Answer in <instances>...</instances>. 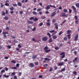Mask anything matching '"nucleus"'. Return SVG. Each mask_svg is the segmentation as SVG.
Here are the masks:
<instances>
[{
    "instance_id": "nucleus-1",
    "label": "nucleus",
    "mask_w": 79,
    "mask_h": 79,
    "mask_svg": "<svg viewBox=\"0 0 79 79\" xmlns=\"http://www.w3.org/2000/svg\"><path fill=\"white\" fill-rule=\"evenodd\" d=\"M79 35L78 34H76V35L74 36V41L76 42L77 41V40H78V38L79 37Z\"/></svg>"
},
{
    "instance_id": "nucleus-2",
    "label": "nucleus",
    "mask_w": 79,
    "mask_h": 79,
    "mask_svg": "<svg viewBox=\"0 0 79 79\" xmlns=\"http://www.w3.org/2000/svg\"><path fill=\"white\" fill-rule=\"evenodd\" d=\"M64 53H65V52H62L60 54V55H62V56L61 57V58H62V59L64 58V57H65V54H64Z\"/></svg>"
},
{
    "instance_id": "nucleus-3",
    "label": "nucleus",
    "mask_w": 79,
    "mask_h": 79,
    "mask_svg": "<svg viewBox=\"0 0 79 79\" xmlns=\"http://www.w3.org/2000/svg\"><path fill=\"white\" fill-rule=\"evenodd\" d=\"M8 33L7 32H3L2 34H3L4 37H6V34H8Z\"/></svg>"
},
{
    "instance_id": "nucleus-4",
    "label": "nucleus",
    "mask_w": 79,
    "mask_h": 79,
    "mask_svg": "<svg viewBox=\"0 0 79 79\" xmlns=\"http://www.w3.org/2000/svg\"><path fill=\"white\" fill-rule=\"evenodd\" d=\"M71 8L73 9V11H74L75 12L76 11V8L74 6H72Z\"/></svg>"
},
{
    "instance_id": "nucleus-5",
    "label": "nucleus",
    "mask_w": 79,
    "mask_h": 79,
    "mask_svg": "<svg viewBox=\"0 0 79 79\" xmlns=\"http://www.w3.org/2000/svg\"><path fill=\"white\" fill-rule=\"evenodd\" d=\"M48 40V38L47 37H44L42 39V40L43 41H47Z\"/></svg>"
},
{
    "instance_id": "nucleus-6",
    "label": "nucleus",
    "mask_w": 79,
    "mask_h": 79,
    "mask_svg": "<svg viewBox=\"0 0 79 79\" xmlns=\"http://www.w3.org/2000/svg\"><path fill=\"white\" fill-rule=\"evenodd\" d=\"M62 16L63 17H66V18H67V17H68V16H67V15H66V13H62Z\"/></svg>"
},
{
    "instance_id": "nucleus-7",
    "label": "nucleus",
    "mask_w": 79,
    "mask_h": 79,
    "mask_svg": "<svg viewBox=\"0 0 79 79\" xmlns=\"http://www.w3.org/2000/svg\"><path fill=\"white\" fill-rule=\"evenodd\" d=\"M55 15H56V11L54 12L52 14L51 16V17H53V16H55Z\"/></svg>"
},
{
    "instance_id": "nucleus-8",
    "label": "nucleus",
    "mask_w": 79,
    "mask_h": 79,
    "mask_svg": "<svg viewBox=\"0 0 79 79\" xmlns=\"http://www.w3.org/2000/svg\"><path fill=\"white\" fill-rule=\"evenodd\" d=\"M29 66L31 68H33V67H34V64L30 63L29 64Z\"/></svg>"
},
{
    "instance_id": "nucleus-9",
    "label": "nucleus",
    "mask_w": 79,
    "mask_h": 79,
    "mask_svg": "<svg viewBox=\"0 0 79 79\" xmlns=\"http://www.w3.org/2000/svg\"><path fill=\"white\" fill-rule=\"evenodd\" d=\"M27 23H28V24H33L34 23L33 22L30 21L29 20L27 21Z\"/></svg>"
},
{
    "instance_id": "nucleus-10",
    "label": "nucleus",
    "mask_w": 79,
    "mask_h": 79,
    "mask_svg": "<svg viewBox=\"0 0 79 79\" xmlns=\"http://www.w3.org/2000/svg\"><path fill=\"white\" fill-rule=\"evenodd\" d=\"M37 55L33 56H32V58L33 59H35V58H37Z\"/></svg>"
},
{
    "instance_id": "nucleus-11",
    "label": "nucleus",
    "mask_w": 79,
    "mask_h": 79,
    "mask_svg": "<svg viewBox=\"0 0 79 79\" xmlns=\"http://www.w3.org/2000/svg\"><path fill=\"white\" fill-rule=\"evenodd\" d=\"M3 76L4 77H6V78H8V77H9L10 76L9 75H6V74H4Z\"/></svg>"
},
{
    "instance_id": "nucleus-12",
    "label": "nucleus",
    "mask_w": 79,
    "mask_h": 79,
    "mask_svg": "<svg viewBox=\"0 0 79 79\" xmlns=\"http://www.w3.org/2000/svg\"><path fill=\"white\" fill-rule=\"evenodd\" d=\"M18 6H22V4L20 2H18L17 3Z\"/></svg>"
},
{
    "instance_id": "nucleus-13",
    "label": "nucleus",
    "mask_w": 79,
    "mask_h": 79,
    "mask_svg": "<svg viewBox=\"0 0 79 79\" xmlns=\"http://www.w3.org/2000/svg\"><path fill=\"white\" fill-rule=\"evenodd\" d=\"M15 10V8L13 7H12L10 8V10L11 11H13Z\"/></svg>"
},
{
    "instance_id": "nucleus-14",
    "label": "nucleus",
    "mask_w": 79,
    "mask_h": 79,
    "mask_svg": "<svg viewBox=\"0 0 79 79\" xmlns=\"http://www.w3.org/2000/svg\"><path fill=\"white\" fill-rule=\"evenodd\" d=\"M28 1V0H23V1H21L22 3H24V2H27Z\"/></svg>"
},
{
    "instance_id": "nucleus-15",
    "label": "nucleus",
    "mask_w": 79,
    "mask_h": 79,
    "mask_svg": "<svg viewBox=\"0 0 79 79\" xmlns=\"http://www.w3.org/2000/svg\"><path fill=\"white\" fill-rule=\"evenodd\" d=\"M45 9H46V10H49V9H50V6L48 5L47 6Z\"/></svg>"
},
{
    "instance_id": "nucleus-16",
    "label": "nucleus",
    "mask_w": 79,
    "mask_h": 79,
    "mask_svg": "<svg viewBox=\"0 0 79 79\" xmlns=\"http://www.w3.org/2000/svg\"><path fill=\"white\" fill-rule=\"evenodd\" d=\"M65 68H64L62 69L60 71V73L63 72H63L64 71H65Z\"/></svg>"
},
{
    "instance_id": "nucleus-17",
    "label": "nucleus",
    "mask_w": 79,
    "mask_h": 79,
    "mask_svg": "<svg viewBox=\"0 0 79 79\" xmlns=\"http://www.w3.org/2000/svg\"><path fill=\"white\" fill-rule=\"evenodd\" d=\"M53 42V40H52V39L51 38H50L49 40V42L51 43V42Z\"/></svg>"
},
{
    "instance_id": "nucleus-18",
    "label": "nucleus",
    "mask_w": 79,
    "mask_h": 79,
    "mask_svg": "<svg viewBox=\"0 0 79 79\" xmlns=\"http://www.w3.org/2000/svg\"><path fill=\"white\" fill-rule=\"evenodd\" d=\"M50 51H51L50 49L47 50L45 51V52H46V53H48V52H50Z\"/></svg>"
},
{
    "instance_id": "nucleus-19",
    "label": "nucleus",
    "mask_w": 79,
    "mask_h": 79,
    "mask_svg": "<svg viewBox=\"0 0 79 79\" xmlns=\"http://www.w3.org/2000/svg\"><path fill=\"white\" fill-rule=\"evenodd\" d=\"M44 60H45V61H50V59L47 58H44Z\"/></svg>"
},
{
    "instance_id": "nucleus-20",
    "label": "nucleus",
    "mask_w": 79,
    "mask_h": 79,
    "mask_svg": "<svg viewBox=\"0 0 79 79\" xmlns=\"http://www.w3.org/2000/svg\"><path fill=\"white\" fill-rule=\"evenodd\" d=\"M33 14L34 15H37V13L35 11H34L33 12Z\"/></svg>"
},
{
    "instance_id": "nucleus-21",
    "label": "nucleus",
    "mask_w": 79,
    "mask_h": 79,
    "mask_svg": "<svg viewBox=\"0 0 79 79\" xmlns=\"http://www.w3.org/2000/svg\"><path fill=\"white\" fill-rule=\"evenodd\" d=\"M63 11L64 13H67L68 12V10L66 9H65L63 10Z\"/></svg>"
},
{
    "instance_id": "nucleus-22",
    "label": "nucleus",
    "mask_w": 79,
    "mask_h": 79,
    "mask_svg": "<svg viewBox=\"0 0 79 79\" xmlns=\"http://www.w3.org/2000/svg\"><path fill=\"white\" fill-rule=\"evenodd\" d=\"M68 34H69L71 32V31L70 30H68L67 31Z\"/></svg>"
},
{
    "instance_id": "nucleus-23",
    "label": "nucleus",
    "mask_w": 79,
    "mask_h": 79,
    "mask_svg": "<svg viewBox=\"0 0 79 79\" xmlns=\"http://www.w3.org/2000/svg\"><path fill=\"white\" fill-rule=\"evenodd\" d=\"M47 35L49 36V38L51 37V34H50L49 33H47Z\"/></svg>"
},
{
    "instance_id": "nucleus-24",
    "label": "nucleus",
    "mask_w": 79,
    "mask_h": 79,
    "mask_svg": "<svg viewBox=\"0 0 79 79\" xmlns=\"http://www.w3.org/2000/svg\"><path fill=\"white\" fill-rule=\"evenodd\" d=\"M57 38V36H56V35H54L53 36V39H56Z\"/></svg>"
},
{
    "instance_id": "nucleus-25",
    "label": "nucleus",
    "mask_w": 79,
    "mask_h": 79,
    "mask_svg": "<svg viewBox=\"0 0 79 79\" xmlns=\"http://www.w3.org/2000/svg\"><path fill=\"white\" fill-rule=\"evenodd\" d=\"M64 63H58V66H62L63 64Z\"/></svg>"
},
{
    "instance_id": "nucleus-26",
    "label": "nucleus",
    "mask_w": 79,
    "mask_h": 79,
    "mask_svg": "<svg viewBox=\"0 0 79 79\" xmlns=\"http://www.w3.org/2000/svg\"><path fill=\"white\" fill-rule=\"evenodd\" d=\"M48 48L46 46L44 48V50H48Z\"/></svg>"
},
{
    "instance_id": "nucleus-27",
    "label": "nucleus",
    "mask_w": 79,
    "mask_h": 79,
    "mask_svg": "<svg viewBox=\"0 0 79 79\" xmlns=\"http://www.w3.org/2000/svg\"><path fill=\"white\" fill-rule=\"evenodd\" d=\"M11 62L15 64V63H16V61L13 60L11 61Z\"/></svg>"
},
{
    "instance_id": "nucleus-28",
    "label": "nucleus",
    "mask_w": 79,
    "mask_h": 79,
    "mask_svg": "<svg viewBox=\"0 0 79 79\" xmlns=\"http://www.w3.org/2000/svg\"><path fill=\"white\" fill-rule=\"evenodd\" d=\"M34 21H38V18H35L33 20Z\"/></svg>"
},
{
    "instance_id": "nucleus-29",
    "label": "nucleus",
    "mask_w": 79,
    "mask_h": 79,
    "mask_svg": "<svg viewBox=\"0 0 79 79\" xmlns=\"http://www.w3.org/2000/svg\"><path fill=\"white\" fill-rule=\"evenodd\" d=\"M76 6H77V8L79 7V4L78 3H77L76 4Z\"/></svg>"
},
{
    "instance_id": "nucleus-30",
    "label": "nucleus",
    "mask_w": 79,
    "mask_h": 79,
    "mask_svg": "<svg viewBox=\"0 0 79 79\" xmlns=\"http://www.w3.org/2000/svg\"><path fill=\"white\" fill-rule=\"evenodd\" d=\"M46 25L48 26H50V23H46Z\"/></svg>"
},
{
    "instance_id": "nucleus-31",
    "label": "nucleus",
    "mask_w": 79,
    "mask_h": 79,
    "mask_svg": "<svg viewBox=\"0 0 79 79\" xmlns=\"http://www.w3.org/2000/svg\"><path fill=\"white\" fill-rule=\"evenodd\" d=\"M55 32V30H51L49 31V32L50 33H52V32Z\"/></svg>"
},
{
    "instance_id": "nucleus-32",
    "label": "nucleus",
    "mask_w": 79,
    "mask_h": 79,
    "mask_svg": "<svg viewBox=\"0 0 79 79\" xmlns=\"http://www.w3.org/2000/svg\"><path fill=\"white\" fill-rule=\"evenodd\" d=\"M11 69H17V68L14 67L11 68Z\"/></svg>"
},
{
    "instance_id": "nucleus-33",
    "label": "nucleus",
    "mask_w": 79,
    "mask_h": 79,
    "mask_svg": "<svg viewBox=\"0 0 79 79\" xmlns=\"http://www.w3.org/2000/svg\"><path fill=\"white\" fill-rule=\"evenodd\" d=\"M15 72H14V73H11V76H15Z\"/></svg>"
},
{
    "instance_id": "nucleus-34",
    "label": "nucleus",
    "mask_w": 79,
    "mask_h": 79,
    "mask_svg": "<svg viewBox=\"0 0 79 79\" xmlns=\"http://www.w3.org/2000/svg\"><path fill=\"white\" fill-rule=\"evenodd\" d=\"M63 31H60L59 33V35H61Z\"/></svg>"
},
{
    "instance_id": "nucleus-35",
    "label": "nucleus",
    "mask_w": 79,
    "mask_h": 79,
    "mask_svg": "<svg viewBox=\"0 0 79 79\" xmlns=\"http://www.w3.org/2000/svg\"><path fill=\"white\" fill-rule=\"evenodd\" d=\"M42 10L41 8H39L37 10V11L39 12V11H41Z\"/></svg>"
},
{
    "instance_id": "nucleus-36",
    "label": "nucleus",
    "mask_w": 79,
    "mask_h": 79,
    "mask_svg": "<svg viewBox=\"0 0 79 79\" xmlns=\"http://www.w3.org/2000/svg\"><path fill=\"white\" fill-rule=\"evenodd\" d=\"M4 19L6 20H8V18L7 16H6L4 17Z\"/></svg>"
},
{
    "instance_id": "nucleus-37",
    "label": "nucleus",
    "mask_w": 79,
    "mask_h": 79,
    "mask_svg": "<svg viewBox=\"0 0 79 79\" xmlns=\"http://www.w3.org/2000/svg\"><path fill=\"white\" fill-rule=\"evenodd\" d=\"M5 5H6V6H10V4H9V3H6L5 4Z\"/></svg>"
},
{
    "instance_id": "nucleus-38",
    "label": "nucleus",
    "mask_w": 79,
    "mask_h": 79,
    "mask_svg": "<svg viewBox=\"0 0 79 79\" xmlns=\"http://www.w3.org/2000/svg\"><path fill=\"white\" fill-rule=\"evenodd\" d=\"M50 6L51 7H53L54 8H56V7L55 6H52V5H50Z\"/></svg>"
},
{
    "instance_id": "nucleus-39",
    "label": "nucleus",
    "mask_w": 79,
    "mask_h": 79,
    "mask_svg": "<svg viewBox=\"0 0 79 79\" xmlns=\"http://www.w3.org/2000/svg\"><path fill=\"white\" fill-rule=\"evenodd\" d=\"M12 5L14 6H18V5H17V4H12Z\"/></svg>"
},
{
    "instance_id": "nucleus-40",
    "label": "nucleus",
    "mask_w": 79,
    "mask_h": 79,
    "mask_svg": "<svg viewBox=\"0 0 79 79\" xmlns=\"http://www.w3.org/2000/svg\"><path fill=\"white\" fill-rule=\"evenodd\" d=\"M55 32H54V33H53L52 35V36H53V35H54V34H56V33L57 32H56V31H55Z\"/></svg>"
},
{
    "instance_id": "nucleus-41",
    "label": "nucleus",
    "mask_w": 79,
    "mask_h": 79,
    "mask_svg": "<svg viewBox=\"0 0 79 79\" xmlns=\"http://www.w3.org/2000/svg\"><path fill=\"white\" fill-rule=\"evenodd\" d=\"M43 25V23H41L39 25V26H42Z\"/></svg>"
},
{
    "instance_id": "nucleus-42",
    "label": "nucleus",
    "mask_w": 79,
    "mask_h": 79,
    "mask_svg": "<svg viewBox=\"0 0 79 79\" xmlns=\"http://www.w3.org/2000/svg\"><path fill=\"white\" fill-rule=\"evenodd\" d=\"M34 19V17H31L29 19L30 20H32Z\"/></svg>"
},
{
    "instance_id": "nucleus-43",
    "label": "nucleus",
    "mask_w": 79,
    "mask_h": 79,
    "mask_svg": "<svg viewBox=\"0 0 79 79\" xmlns=\"http://www.w3.org/2000/svg\"><path fill=\"white\" fill-rule=\"evenodd\" d=\"M55 49L56 50H58V49H59V48L57 46L55 48Z\"/></svg>"
},
{
    "instance_id": "nucleus-44",
    "label": "nucleus",
    "mask_w": 79,
    "mask_h": 79,
    "mask_svg": "<svg viewBox=\"0 0 79 79\" xmlns=\"http://www.w3.org/2000/svg\"><path fill=\"white\" fill-rule=\"evenodd\" d=\"M64 40L65 41H66V40H67V38H66V37H64Z\"/></svg>"
},
{
    "instance_id": "nucleus-45",
    "label": "nucleus",
    "mask_w": 79,
    "mask_h": 79,
    "mask_svg": "<svg viewBox=\"0 0 79 79\" xmlns=\"http://www.w3.org/2000/svg\"><path fill=\"white\" fill-rule=\"evenodd\" d=\"M53 71V68H51L49 70V72H50L51 71Z\"/></svg>"
},
{
    "instance_id": "nucleus-46",
    "label": "nucleus",
    "mask_w": 79,
    "mask_h": 79,
    "mask_svg": "<svg viewBox=\"0 0 79 79\" xmlns=\"http://www.w3.org/2000/svg\"><path fill=\"white\" fill-rule=\"evenodd\" d=\"M6 30H10V28L8 27H6Z\"/></svg>"
},
{
    "instance_id": "nucleus-47",
    "label": "nucleus",
    "mask_w": 79,
    "mask_h": 79,
    "mask_svg": "<svg viewBox=\"0 0 79 79\" xmlns=\"http://www.w3.org/2000/svg\"><path fill=\"white\" fill-rule=\"evenodd\" d=\"M16 66L17 68H18L19 66V64H17L16 65Z\"/></svg>"
},
{
    "instance_id": "nucleus-48",
    "label": "nucleus",
    "mask_w": 79,
    "mask_h": 79,
    "mask_svg": "<svg viewBox=\"0 0 79 79\" xmlns=\"http://www.w3.org/2000/svg\"><path fill=\"white\" fill-rule=\"evenodd\" d=\"M36 28H35V27H34V28L32 30V31H35V30H36Z\"/></svg>"
},
{
    "instance_id": "nucleus-49",
    "label": "nucleus",
    "mask_w": 79,
    "mask_h": 79,
    "mask_svg": "<svg viewBox=\"0 0 79 79\" xmlns=\"http://www.w3.org/2000/svg\"><path fill=\"white\" fill-rule=\"evenodd\" d=\"M5 70H1V73H4V72H5Z\"/></svg>"
},
{
    "instance_id": "nucleus-50",
    "label": "nucleus",
    "mask_w": 79,
    "mask_h": 79,
    "mask_svg": "<svg viewBox=\"0 0 79 79\" xmlns=\"http://www.w3.org/2000/svg\"><path fill=\"white\" fill-rule=\"evenodd\" d=\"M20 13L21 15H22V14H23V11H20Z\"/></svg>"
},
{
    "instance_id": "nucleus-51",
    "label": "nucleus",
    "mask_w": 79,
    "mask_h": 79,
    "mask_svg": "<svg viewBox=\"0 0 79 79\" xmlns=\"http://www.w3.org/2000/svg\"><path fill=\"white\" fill-rule=\"evenodd\" d=\"M3 5L2 4V3H1V8H3Z\"/></svg>"
},
{
    "instance_id": "nucleus-52",
    "label": "nucleus",
    "mask_w": 79,
    "mask_h": 79,
    "mask_svg": "<svg viewBox=\"0 0 79 79\" xmlns=\"http://www.w3.org/2000/svg\"><path fill=\"white\" fill-rule=\"evenodd\" d=\"M2 15L3 16H5V13L4 12L2 11Z\"/></svg>"
},
{
    "instance_id": "nucleus-53",
    "label": "nucleus",
    "mask_w": 79,
    "mask_h": 79,
    "mask_svg": "<svg viewBox=\"0 0 79 79\" xmlns=\"http://www.w3.org/2000/svg\"><path fill=\"white\" fill-rule=\"evenodd\" d=\"M22 74V73H21V72H19V76H21Z\"/></svg>"
},
{
    "instance_id": "nucleus-54",
    "label": "nucleus",
    "mask_w": 79,
    "mask_h": 79,
    "mask_svg": "<svg viewBox=\"0 0 79 79\" xmlns=\"http://www.w3.org/2000/svg\"><path fill=\"white\" fill-rule=\"evenodd\" d=\"M72 12V10L69 9V13H71V12Z\"/></svg>"
},
{
    "instance_id": "nucleus-55",
    "label": "nucleus",
    "mask_w": 79,
    "mask_h": 79,
    "mask_svg": "<svg viewBox=\"0 0 79 79\" xmlns=\"http://www.w3.org/2000/svg\"><path fill=\"white\" fill-rule=\"evenodd\" d=\"M55 70H56L57 69H58V67L56 66H55V67H54Z\"/></svg>"
},
{
    "instance_id": "nucleus-56",
    "label": "nucleus",
    "mask_w": 79,
    "mask_h": 79,
    "mask_svg": "<svg viewBox=\"0 0 79 79\" xmlns=\"http://www.w3.org/2000/svg\"><path fill=\"white\" fill-rule=\"evenodd\" d=\"M14 78L15 79H17V76L16 75H15L14 76Z\"/></svg>"
},
{
    "instance_id": "nucleus-57",
    "label": "nucleus",
    "mask_w": 79,
    "mask_h": 79,
    "mask_svg": "<svg viewBox=\"0 0 79 79\" xmlns=\"http://www.w3.org/2000/svg\"><path fill=\"white\" fill-rule=\"evenodd\" d=\"M75 19L76 20H77V17L76 16H75Z\"/></svg>"
},
{
    "instance_id": "nucleus-58",
    "label": "nucleus",
    "mask_w": 79,
    "mask_h": 79,
    "mask_svg": "<svg viewBox=\"0 0 79 79\" xmlns=\"http://www.w3.org/2000/svg\"><path fill=\"white\" fill-rule=\"evenodd\" d=\"M44 68H47V64H46L44 65Z\"/></svg>"
},
{
    "instance_id": "nucleus-59",
    "label": "nucleus",
    "mask_w": 79,
    "mask_h": 79,
    "mask_svg": "<svg viewBox=\"0 0 79 79\" xmlns=\"http://www.w3.org/2000/svg\"><path fill=\"white\" fill-rule=\"evenodd\" d=\"M5 69L7 71L8 70V69L7 67L5 68Z\"/></svg>"
},
{
    "instance_id": "nucleus-60",
    "label": "nucleus",
    "mask_w": 79,
    "mask_h": 79,
    "mask_svg": "<svg viewBox=\"0 0 79 79\" xmlns=\"http://www.w3.org/2000/svg\"><path fill=\"white\" fill-rule=\"evenodd\" d=\"M63 46V44H60V45H59V48H60Z\"/></svg>"
},
{
    "instance_id": "nucleus-61",
    "label": "nucleus",
    "mask_w": 79,
    "mask_h": 79,
    "mask_svg": "<svg viewBox=\"0 0 79 79\" xmlns=\"http://www.w3.org/2000/svg\"><path fill=\"white\" fill-rule=\"evenodd\" d=\"M58 9L61 10H62V7H61V6H60L58 8Z\"/></svg>"
},
{
    "instance_id": "nucleus-62",
    "label": "nucleus",
    "mask_w": 79,
    "mask_h": 79,
    "mask_svg": "<svg viewBox=\"0 0 79 79\" xmlns=\"http://www.w3.org/2000/svg\"><path fill=\"white\" fill-rule=\"evenodd\" d=\"M73 73L74 74H77V72H76L75 71H74L73 72Z\"/></svg>"
},
{
    "instance_id": "nucleus-63",
    "label": "nucleus",
    "mask_w": 79,
    "mask_h": 79,
    "mask_svg": "<svg viewBox=\"0 0 79 79\" xmlns=\"http://www.w3.org/2000/svg\"><path fill=\"white\" fill-rule=\"evenodd\" d=\"M18 47L19 48H21V45L19 44L18 45Z\"/></svg>"
},
{
    "instance_id": "nucleus-64",
    "label": "nucleus",
    "mask_w": 79,
    "mask_h": 79,
    "mask_svg": "<svg viewBox=\"0 0 79 79\" xmlns=\"http://www.w3.org/2000/svg\"><path fill=\"white\" fill-rule=\"evenodd\" d=\"M35 65H39V63L35 62Z\"/></svg>"
}]
</instances>
